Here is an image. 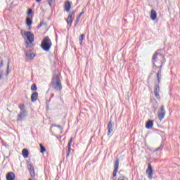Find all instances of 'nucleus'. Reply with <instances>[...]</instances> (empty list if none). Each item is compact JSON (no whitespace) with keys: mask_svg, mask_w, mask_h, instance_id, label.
I'll list each match as a JSON object with an SVG mask.
<instances>
[{"mask_svg":"<svg viewBox=\"0 0 180 180\" xmlns=\"http://www.w3.org/2000/svg\"><path fill=\"white\" fill-rule=\"evenodd\" d=\"M51 87L58 92L61 91L63 89V84H61V79L58 75H54L51 82Z\"/></svg>","mask_w":180,"mask_h":180,"instance_id":"obj_1","label":"nucleus"},{"mask_svg":"<svg viewBox=\"0 0 180 180\" xmlns=\"http://www.w3.org/2000/svg\"><path fill=\"white\" fill-rule=\"evenodd\" d=\"M162 59L165 60V58L161 53H158V51L154 53L153 56V68H159V71H162V67L164 65V62H162V60H161L162 64L160 65V66L158 67L155 65V63H157V60Z\"/></svg>","mask_w":180,"mask_h":180,"instance_id":"obj_2","label":"nucleus"},{"mask_svg":"<svg viewBox=\"0 0 180 180\" xmlns=\"http://www.w3.org/2000/svg\"><path fill=\"white\" fill-rule=\"evenodd\" d=\"M53 46V43L51 42V39L50 37H46L41 41V47L44 51H49L50 49Z\"/></svg>","mask_w":180,"mask_h":180,"instance_id":"obj_3","label":"nucleus"},{"mask_svg":"<svg viewBox=\"0 0 180 180\" xmlns=\"http://www.w3.org/2000/svg\"><path fill=\"white\" fill-rule=\"evenodd\" d=\"M76 12L77 11L75 10H73L70 12V13L68 16V19H67L66 22H67L68 25H69V27H71V26H72V22H74Z\"/></svg>","mask_w":180,"mask_h":180,"instance_id":"obj_4","label":"nucleus"},{"mask_svg":"<svg viewBox=\"0 0 180 180\" xmlns=\"http://www.w3.org/2000/svg\"><path fill=\"white\" fill-rule=\"evenodd\" d=\"M166 112H165V106L164 105H161L160 111L158 114V117L160 120H162L164 117H165Z\"/></svg>","mask_w":180,"mask_h":180,"instance_id":"obj_5","label":"nucleus"},{"mask_svg":"<svg viewBox=\"0 0 180 180\" xmlns=\"http://www.w3.org/2000/svg\"><path fill=\"white\" fill-rule=\"evenodd\" d=\"M25 117H27V111H20L17 115V122H22Z\"/></svg>","mask_w":180,"mask_h":180,"instance_id":"obj_6","label":"nucleus"},{"mask_svg":"<svg viewBox=\"0 0 180 180\" xmlns=\"http://www.w3.org/2000/svg\"><path fill=\"white\" fill-rule=\"evenodd\" d=\"M120 163V160L119 159H116L114 162V171L112 173V176L115 178L117 174V172L119 171V164Z\"/></svg>","mask_w":180,"mask_h":180,"instance_id":"obj_7","label":"nucleus"},{"mask_svg":"<svg viewBox=\"0 0 180 180\" xmlns=\"http://www.w3.org/2000/svg\"><path fill=\"white\" fill-rule=\"evenodd\" d=\"M146 174H148V176L149 179H153V166L151 165V163L148 164V169H146Z\"/></svg>","mask_w":180,"mask_h":180,"instance_id":"obj_8","label":"nucleus"},{"mask_svg":"<svg viewBox=\"0 0 180 180\" xmlns=\"http://www.w3.org/2000/svg\"><path fill=\"white\" fill-rule=\"evenodd\" d=\"M25 54L27 60H33L36 57V55L32 51H25Z\"/></svg>","mask_w":180,"mask_h":180,"instance_id":"obj_9","label":"nucleus"},{"mask_svg":"<svg viewBox=\"0 0 180 180\" xmlns=\"http://www.w3.org/2000/svg\"><path fill=\"white\" fill-rule=\"evenodd\" d=\"M27 169L32 178H34V176H36V173L34 172V167L32 164H28Z\"/></svg>","mask_w":180,"mask_h":180,"instance_id":"obj_10","label":"nucleus"},{"mask_svg":"<svg viewBox=\"0 0 180 180\" xmlns=\"http://www.w3.org/2000/svg\"><path fill=\"white\" fill-rule=\"evenodd\" d=\"M27 169L32 178H34V176H36V173L34 172V167L32 164H28Z\"/></svg>","mask_w":180,"mask_h":180,"instance_id":"obj_11","label":"nucleus"},{"mask_svg":"<svg viewBox=\"0 0 180 180\" xmlns=\"http://www.w3.org/2000/svg\"><path fill=\"white\" fill-rule=\"evenodd\" d=\"M27 39L30 43H33L34 41V34L30 32H26Z\"/></svg>","mask_w":180,"mask_h":180,"instance_id":"obj_12","label":"nucleus"},{"mask_svg":"<svg viewBox=\"0 0 180 180\" xmlns=\"http://www.w3.org/2000/svg\"><path fill=\"white\" fill-rule=\"evenodd\" d=\"M160 84H155L154 89V94L158 99H161V97L160 96Z\"/></svg>","mask_w":180,"mask_h":180,"instance_id":"obj_13","label":"nucleus"},{"mask_svg":"<svg viewBox=\"0 0 180 180\" xmlns=\"http://www.w3.org/2000/svg\"><path fill=\"white\" fill-rule=\"evenodd\" d=\"M72 144V137H71L69 140L68 144V150L66 152V156L70 157V154L71 153V145Z\"/></svg>","mask_w":180,"mask_h":180,"instance_id":"obj_14","label":"nucleus"},{"mask_svg":"<svg viewBox=\"0 0 180 180\" xmlns=\"http://www.w3.org/2000/svg\"><path fill=\"white\" fill-rule=\"evenodd\" d=\"M108 136H110V134L113 131V122L110 121L108 124Z\"/></svg>","mask_w":180,"mask_h":180,"instance_id":"obj_15","label":"nucleus"},{"mask_svg":"<svg viewBox=\"0 0 180 180\" xmlns=\"http://www.w3.org/2000/svg\"><path fill=\"white\" fill-rule=\"evenodd\" d=\"M72 4V2L70 1H67L65 2V10L68 13L70 12V10L71 9Z\"/></svg>","mask_w":180,"mask_h":180,"instance_id":"obj_16","label":"nucleus"},{"mask_svg":"<svg viewBox=\"0 0 180 180\" xmlns=\"http://www.w3.org/2000/svg\"><path fill=\"white\" fill-rule=\"evenodd\" d=\"M37 98H39V93L37 92H34L31 95V101L32 102H36L37 101Z\"/></svg>","mask_w":180,"mask_h":180,"instance_id":"obj_17","label":"nucleus"},{"mask_svg":"<svg viewBox=\"0 0 180 180\" xmlns=\"http://www.w3.org/2000/svg\"><path fill=\"white\" fill-rule=\"evenodd\" d=\"M15 178H16V176L13 172H9L6 175L7 180H15Z\"/></svg>","mask_w":180,"mask_h":180,"instance_id":"obj_18","label":"nucleus"},{"mask_svg":"<svg viewBox=\"0 0 180 180\" xmlns=\"http://www.w3.org/2000/svg\"><path fill=\"white\" fill-rule=\"evenodd\" d=\"M33 15H31V17H27L26 18V25L27 26H32L33 24Z\"/></svg>","mask_w":180,"mask_h":180,"instance_id":"obj_19","label":"nucleus"},{"mask_svg":"<svg viewBox=\"0 0 180 180\" xmlns=\"http://www.w3.org/2000/svg\"><path fill=\"white\" fill-rule=\"evenodd\" d=\"M150 19L152 20H155V19H157V11L155 10H151L150 11Z\"/></svg>","mask_w":180,"mask_h":180,"instance_id":"obj_20","label":"nucleus"},{"mask_svg":"<svg viewBox=\"0 0 180 180\" xmlns=\"http://www.w3.org/2000/svg\"><path fill=\"white\" fill-rule=\"evenodd\" d=\"M153 126H154V122L153 120H149L147 122L146 127V129H153Z\"/></svg>","mask_w":180,"mask_h":180,"instance_id":"obj_21","label":"nucleus"},{"mask_svg":"<svg viewBox=\"0 0 180 180\" xmlns=\"http://www.w3.org/2000/svg\"><path fill=\"white\" fill-rule=\"evenodd\" d=\"M162 74V71L158 70L157 73V77H158V84H161V78H162V76L161 75Z\"/></svg>","mask_w":180,"mask_h":180,"instance_id":"obj_22","label":"nucleus"},{"mask_svg":"<svg viewBox=\"0 0 180 180\" xmlns=\"http://www.w3.org/2000/svg\"><path fill=\"white\" fill-rule=\"evenodd\" d=\"M22 156L24 158H27L29 157V150L27 149L22 150Z\"/></svg>","mask_w":180,"mask_h":180,"instance_id":"obj_23","label":"nucleus"},{"mask_svg":"<svg viewBox=\"0 0 180 180\" xmlns=\"http://www.w3.org/2000/svg\"><path fill=\"white\" fill-rule=\"evenodd\" d=\"M40 147V153L43 154V153H46V148L43 146V144L40 143L39 144Z\"/></svg>","mask_w":180,"mask_h":180,"instance_id":"obj_24","label":"nucleus"},{"mask_svg":"<svg viewBox=\"0 0 180 180\" xmlns=\"http://www.w3.org/2000/svg\"><path fill=\"white\" fill-rule=\"evenodd\" d=\"M19 109H20V112H27V110H26V109H25V104L20 105Z\"/></svg>","mask_w":180,"mask_h":180,"instance_id":"obj_25","label":"nucleus"},{"mask_svg":"<svg viewBox=\"0 0 180 180\" xmlns=\"http://www.w3.org/2000/svg\"><path fill=\"white\" fill-rule=\"evenodd\" d=\"M85 37V34H82L79 38V41L80 44H82V41H84V38Z\"/></svg>","mask_w":180,"mask_h":180,"instance_id":"obj_26","label":"nucleus"},{"mask_svg":"<svg viewBox=\"0 0 180 180\" xmlns=\"http://www.w3.org/2000/svg\"><path fill=\"white\" fill-rule=\"evenodd\" d=\"M164 148V143H162L160 146L155 150V151H161Z\"/></svg>","mask_w":180,"mask_h":180,"instance_id":"obj_27","label":"nucleus"},{"mask_svg":"<svg viewBox=\"0 0 180 180\" xmlns=\"http://www.w3.org/2000/svg\"><path fill=\"white\" fill-rule=\"evenodd\" d=\"M27 15L30 18H32V16H33V10L32 8L28 9Z\"/></svg>","mask_w":180,"mask_h":180,"instance_id":"obj_28","label":"nucleus"},{"mask_svg":"<svg viewBox=\"0 0 180 180\" xmlns=\"http://www.w3.org/2000/svg\"><path fill=\"white\" fill-rule=\"evenodd\" d=\"M43 25L44 26H47V23L44 22H41L39 23V25H38V29H40V27H41Z\"/></svg>","mask_w":180,"mask_h":180,"instance_id":"obj_29","label":"nucleus"},{"mask_svg":"<svg viewBox=\"0 0 180 180\" xmlns=\"http://www.w3.org/2000/svg\"><path fill=\"white\" fill-rule=\"evenodd\" d=\"M9 64H11V60H8V61L6 75H9Z\"/></svg>","mask_w":180,"mask_h":180,"instance_id":"obj_30","label":"nucleus"},{"mask_svg":"<svg viewBox=\"0 0 180 180\" xmlns=\"http://www.w3.org/2000/svg\"><path fill=\"white\" fill-rule=\"evenodd\" d=\"M31 89L32 90V91H37V86H36V84H33L32 85V86H31Z\"/></svg>","mask_w":180,"mask_h":180,"instance_id":"obj_31","label":"nucleus"},{"mask_svg":"<svg viewBox=\"0 0 180 180\" xmlns=\"http://www.w3.org/2000/svg\"><path fill=\"white\" fill-rule=\"evenodd\" d=\"M118 180H129V179H127V177H126L124 176H120L118 177Z\"/></svg>","mask_w":180,"mask_h":180,"instance_id":"obj_32","label":"nucleus"},{"mask_svg":"<svg viewBox=\"0 0 180 180\" xmlns=\"http://www.w3.org/2000/svg\"><path fill=\"white\" fill-rule=\"evenodd\" d=\"M79 19L78 18H76V20L75 22V26L77 27V25H78V23L79 22Z\"/></svg>","mask_w":180,"mask_h":180,"instance_id":"obj_33","label":"nucleus"},{"mask_svg":"<svg viewBox=\"0 0 180 180\" xmlns=\"http://www.w3.org/2000/svg\"><path fill=\"white\" fill-rule=\"evenodd\" d=\"M53 1L54 0H48V4H49V6H51H51L53 5Z\"/></svg>","mask_w":180,"mask_h":180,"instance_id":"obj_34","label":"nucleus"},{"mask_svg":"<svg viewBox=\"0 0 180 180\" xmlns=\"http://www.w3.org/2000/svg\"><path fill=\"white\" fill-rule=\"evenodd\" d=\"M2 67H4V60H1V63H0V68H2ZM1 75H0V78H1Z\"/></svg>","mask_w":180,"mask_h":180,"instance_id":"obj_35","label":"nucleus"},{"mask_svg":"<svg viewBox=\"0 0 180 180\" xmlns=\"http://www.w3.org/2000/svg\"><path fill=\"white\" fill-rule=\"evenodd\" d=\"M84 13H85V11H84V10H82V12L79 13V15L81 16H82V15H84Z\"/></svg>","mask_w":180,"mask_h":180,"instance_id":"obj_36","label":"nucleus"},{"mask_svg":"<svg viewBox=\"0 0 180 180\" xmlns=\"http://www.w3.org/2000/svg\"><path fill=\"white\" fill-rule=\"evenodd\" d=\"M78 19H81V14H79V15H77V17Z\"/></svg>","mask_w":180,"mask_h":180,"instance_id":"obj_37","label":"nucleus"},{"mask_svg":"<svg viewBox=\"0 0 180 180\" xmlns=\"http://www.w3.org/2000/svg\"><path fill=\"white\" fill-rule=\"evenodd\" d=\"M56 127H58V129H61V125H57Z\"/></svg>","mask_w":180,"mask_h":180,"instance_id":"obj_38","label":"nucleus"},{"mask_svg":"<svg viewBox=\"0 0 180 180\" xmlns=\"http://www.w3.org/2000/svg\"><path fill=\"white\" fill-rule=\"evenodd\" d=\"M36 1V2H41V0H35Z\"/></svg>","mask_w":180,"mask_h":180,"instance_id":"obj_39","label":"nucleus"},{"mask_svg":"<svg viewBox=\"0 0 180 180\" xmlns=\"http://www.w3.org/2000/svg\"><path fill=\"white\" fill-rule=\"evenodd\" d=\"M51 98H54V94H51Z\"/></svg>","mask_w":180,"mask_h":180,"instance_id":"obj_40","label":"nucleus"}]
</instances>
